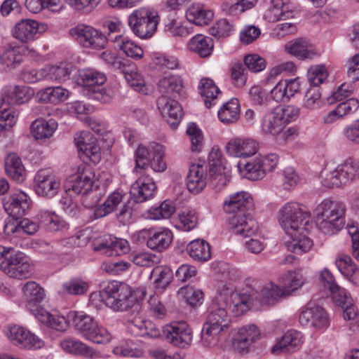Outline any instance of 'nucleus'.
<instances>
[{
  "label": "nucleus",
  "mask_w": 359,
  "mask_h": 359,
  "mask_svg": "<svg viewBox=\"0 0 359 359\" xmlns=\"http://www.w3.org/2000/svg\"><path fill=\"white\" fill-rule=\"evenodd\" d=\"M248 303L246 296L223 287L217 292L208 308L205 324L222 331L230 321L229 311L240 316L248 310Z\"/></svg>",
  "instance_id": "obj_1"
},
{
  "label": "nucleus",
  "mask_w": 359,
  "mask_h": 359,
  "mask_svg": "<svg viewBox=\"0 0 359 359\" xmlns=\"http://www.w3.org/2000/svg\"><path fill=\"white\" fill-rule=\"evenodd\" d=\"M100 295L105 305L114 311H129L138 313L141 310L140 302L133 296L130 287L118 281L103 283Z\"/></svg>",
  "instance_id": "obj_2"
},
{
  "label": "nucleus",
  "mask_w": 359,
  "mask_h": 359,
  "mask_svg": "<svg viewBox=\"0 0 359 359\" xmlns=\"http://www.w3.org/2000/svg\"><path fill=\"white\" fill-rule=\"evenodd\" d=\"M316 225L325 234H333L345 225L346 206L340 201L325 198L314 210Z\"/></svg>",
  "instance_id": "obj_3"
},
{
  "label": "nucleus",
  "mask_w": 359,
  "mask_h": 359,
  "mask_svg": "<svg viewBox=\"0 0 359 359\" xmlns=\"http://www.w3.org/2000/svg\"><path fill=\"white\" fill-rule=\"evenodd\" d=\"M0 269L11 278L26 279L32 274V265L25 253L3 246L0 248Z\"/></svg>",
  "instance_id": "obj_4"
},
{
  "label": "nucleus",
  "mask_w": 359,
  "mask_h": 359,
  "mask_svg": "<svg viewBox=\"0 0 359 359\" xmlns=\"http://www.w3.org/2000/svg\"><path fill=\"white\" fill-rule=\"evenodd\" d=\"M320 281L333 294L337 304L344 309L343 316L346 320H352L359 327V309L351 304V299L345 289L335 282L332 273L324 269L320 275Z\"/></svg>",
  "instance_id": "obj_5"
},
{
  "label": "nucleus",
  "mask_w": 359,
  "mask_h": 359,
  "mask_svg": "<svg viewBox=\"0 0 359 359\" xmlns=\"http://www.w3.org/2000/svg\"><path fill=\"white\" fill-rule=\"evenodd\" d=\"M165 151L163 147L155 142H150L148 147L139 144L135 152V172H139L151 167L155 172H161L165 170L166 164L163 160Z\"/></svg>",
  "instance_id": "obj_6"
},
{
  "label": "nucleus",
  "mask_w": 359,
  "mask_h": 359,
  "mask_svg": "<svg viewBox=\"0 0 359 359\" xmlns=\"http://www.w3.org/2000/svg\"><path fill=\"white\" fill-rule=\"evenodd\" d=\"M160 16L157 11L141 8L135 10L128 17L132 32L140 39L151 37L157 30Z\"/></svg>",
  "instance_id": "obj_7"
},
{
  "label": "nucleus",
  "mask_w": 359,
  "mask_h": 359,
  "mask_svg": "<svg viewBox=\"0 0 359 359\" xmlns=\"http://www.w3.org/2000/svg\"><path fill=\"white\" fill-rule=\"evenodd\" d=\"M309 218L310 212L298 203H287L279 210V223L287 235L294 236L295 230H303Z\"/></svg>",
  "instance_id": "obj_8"
},
{
  "label": "nucleus",
  "mask_w": 359,
  "mask_h": 359,
  "mask_svg": "<svg viewBox=\"0 0 359 359\" xmlns=\"http://www.w3.org/2000/svg\"><path fill=\"white\" fill-rule=\"evenodd\" d=\"M106 80V76L103 73L95 69L87 68L79 71L77 83L92 91L97 100L108 102L110 101L111 96L102 87Z\"/></svg>",
  "instance_id": "obj_9"
},
{
  "label": "nucleus",
  "mask_w": 359,
  "mask_h": 359,
  "mask_svg": "<svg viewBox=\"0 0 359 359\" xmlns=\"http://www.w3.org/2000/svg\"><path fill=\"white\" fill-rule=\"evenodd\" d=\"M356 177H359V162L349 158L335 170L325 174L323 184L328 188L339 187Z\"/></svg>",
  "instance_id": "obj_10"
},
{
  "label": "nucleus",
  "mask_w": 359,
  "mask_h": 359,
  "mask_svg": "<svg viewBox=\"0 0 359 359\" xmlns=\"http://www.w3.org/2000/svg\"><path fill=\"white\" fill-rule=\"evenodd\" d=\"M72 36L85 48H104L107 43L106 36L97 29L84 25H79L70 29Z\"/></svg>",
  "instance_id": "obj_11"
},
{
  "label": "nucleus",
  "mask_w": 359,
  "mask_h": 359,
  "mask_svg": "<svg viewBox=\"0 0 359 359\" xmlns=\"http://www.w3.org/2000/svg\"><path fill=\"white\" fill-rule=\"evenodd\" d=\"M163 333L168 343L183 348L191 344L193 338L192 330L184 321L166 325Z\"/></svg>",
  "instance_id": "obj_12"
},
{
  "label": "nucleus",
  "mask_w": 359,
  "mask_h": 359,
  "mask_svg": "<svg viewBox=\"0 0 359 359\" xmlns=\"http://www.w3.org/2000/svg\"><path fill=\"white\" fill-rule=\"evenodd\" d=\"M5 333L9 340L20 348H40L43 342L27 329L19 325L8 326Z\"/></svg>",
  "instance_id": "obj_13"
},
{
  "label": "nucleus",
  "mask_w": 359,
  "mask_h": 359,
  "mask_svg": "<svg viewBox=\"0 0 359 359\" xmlns=\"http://www.w3.org/2000/svg\"><path fill=\"white\" fill-rule=\"evenodd\" d=\"M242 295L248 297V309L254 302L262 305H271L274 304L278 298L284 296L282 288L272 283L266 286L259 285L257 288L252 289L248 294Z\"/></svg>",
  "instance_id": "obj_14"
},
{
  "label": "nucleus",
  "mask_w": 359,
  "mask_h": 359,
  "mask_svg": "<svg viewBox=\"0 0 359 359\" xmlns=\"http://www.w3.org/2000/svg\"><path fill=\"white\" fill-rule=\"evenodd\" d=\"M302 325L311 326L316 329H324L329 325V318L325 310L320 306L308 303L299 315Z\"/></svg>",
  "instance_id": "obj_15"
},
{
  "label": "nucleus",
  "mask_w": 359,
  "mask_h": 359,
  "mask_svg": "<svg viewBox=\"0 0 359 359\" xmlns=\"http://www.w3.org/2000/svg\"><path fill=\"white\" fill-rule=\"evenodd\" d=\"M94 177L95 174L89 168H83L82 172L79 168L77 173L67 180L65 185V190L67 192L83 196L93 187Z\"/></svg>",
  "instance_id": "obj_16"
},
{
  "label": "nucleus",
  "mask_w": 359,
  "mask_h": 359,
  "mask_svg": "<svg viewBox=\"0 0 359 359\" xmlns=\"http://www.w3.org/2000/svg\"><path fill=\"white\" fill-rule=\"evenodd\" d=\"M228 227L232 234L243 237L251 236L257 231L258 226L251 213H236L231 217Z\"/></svg>",
  "instance_id": "obj_17"
},
{
  "label": "nucleus",
  "mask_w": 359,
  "mask_h": 359,
  "mask_svg": "<svg viewBox=\"0 0 359 359\" xmlns=\"http://www.w3.org/2000/svg\"><path fill=\"white\" fill-rule=\"evenodd\" d=\"M29 197L22 191H17L4 200L6 212L15 219L27 214L30 208Z\"/></svg>",
  "instance_id": "obj_18"
},
{
  "label": "nucleus",
  "mask_w": 359,
  "mask_h": 359,
  "mask_svg": "<svg viewBox=\"0 0 359 359\" xmlns=\"http://www.w3.org/2000/svg\"><path fill=\"white\" fill-rule=\"evenodd\" d=\"M48 25L44 23L30 20L23 19L18 22L13 29V36L19 41L27 43L35 39L38 34L45 32Z\"/></svg>",
  "instance_id": "obj_19"
},
{
  "label": "nucleus",
  "mask_w": 359,
  "mask_h": 359,
  "mask_svg": "<svg viewBox=\"0 0 359 359\" xmlns=\"http://www.w3.org/2000/svg\"><path fill=\"white\" fill-rule=\"evenodd\" d=\"M157 191V187L149 176L140 177L130 189L131 198L136 203H143L152 198Z\"/></svg>",
  "instance_id": "obj_20"
},
{
  "label": "nucleus",
  "mask_w": 359,
  "mask_h": 359,
  "mask_svg": "<svg viewBox=\"0 0 359 359\" xmlns=\"http://www.w3.org/2000/svg\"><path fill=\"white\" fill-rule=\"evenodd\" d=\"M35 191L41 196L53 197L60 187V182L48 170H40L34 177Z\"/></svg>",
  "instance_id": "obj_21"
},
{
  "label": "nucleus",
  "mask_w": 359,
  "mask_h": 359,
  "mask_svg": "<svg viewBox=\"0 0 359 359\" xmlns=\"http://www.w3.org/2000/svg\"><path fill=\"white\" fill-rule=\"evenodd\" d=\"M158 109L163 116L167 118V122L173 128L180 123L182 117V108L175 99L160 96L157 100Z\"/></svg>",
  "instance_id": "obj_22"
},
{
  "label": "nucleus",
  "mask_w": 359,
  "mask_h": 359,
  "mask_svg": "<svg viewBox=\"0 0 359 359\" xmlns=\"http://www.w3.org/2000/svg\"><path fill=\"white\" fill-rule=\"evenodd\" d=\"M300 89L299 78L280 81L271 90V98L277 102H285Z\"/></svg>",
  "instance_id": "obj_23"
},
{
  "label": "nucleus",
  "mask_w": 359,
  "mask_h": 359,
  "mask_svg": "<svg viewBox=\"0 0 359 359\" xmlns=\"http://www.w3.org/2000/svg\"><path fill=\"white\" fill-rule=\"evenodd\" d=\"M34 95V90L26 86H5L2 100L8 104H22L27 102Z\"/></svg>",
  "instance_id": "obj_24"
},
{
  "label": "nucleus",
  "mask_w": 359,
  "mask_h": 359,
  "mask_svg": "<svg viewBox=\"0 0 359 359\" xmlns=\"http://www.w3.org/2000/svg\"><path fill=\"white\" fill-rule=\"evenodd\" d=\"M226 212L232 213H250L253 207V201L248 192H238L233 194L226 199L224 204Z\"/></svg>",
  "instance_id": "obj_25"
},
{
  "label": "nucleus",
  "mask_w": 359,
  "mask_h": 359,
  "mask_svg": "<svg viewBox=\"0 0 359 359\" xmlns=\"http://www.w3.org/2000/svg\"><path fill=\"white\" fill-rule=\"evenodd\" d=\"M280 107H277L266 112L261 121V127L265 133L276 135L280 134L286 126V121L283 120Z\"/></svg>",
  "instance_id": "obj_26"
},
{
  "label": "nucleus",
  "mask_w": 359,
  "mask_h": 359,
  "mask_svg": "<svg viewBox=\"0 0 359 359\" xmlns=\"http://www.w3.org/2000/svg\"><path fill=\"white\" fill-rule=\"evenodd\" d=\"M226 148L232 156L246 158L256 154L257 143L251 139H235L231 140Z\"/></svg>",
  "instance_id": "obj_27"
},
{
  "label": "nucleus",
  "mask_w": 359,
  "mask_h": 359,
  "mask_svg": "<svg viewBox=\"0 0 359 359\" xmlns=\"http://www.w3.org/2000/svg\"><path fill=\"white\" fill-rule=\"evenodd\" d=\"M304 341V336L302 332L290 330H288L272 348V353L279 354L282 352H292L296 347L302 345Z\"/></svg>",
  "instance_id": "obj_28"
},
{
  "label": "nucleus",
  "mask_w": 359,
  "mask_h": 359,
  "mask_svg": "<svg viewBox=\"0 0 359 359\" xmlns=\"http://www.w3.org/2000/svg\"><path fill=\"white\" fill-rule=\"evenodd\" d=\"M187 20L197 26L208 25L214 18L213 12L201 4H194L186 11Z\"/></svg>",
  "instance_id": "obj_29"
},
{
  "label": "nucleus",
  "mask_w": 359,
  "mask_h": 359,
  "mask_svg": "<svg viewBox=\"0 0 359 359\" xmlns=\"http://www.w3.org/2000/svg\"><path fill=\"white\" fill-rule=\"evenodd\" d=\"M205 173L203 167L199 164L190 166L187 177V187L190 192L198 194L205 187L207 181Z\"/></svg>",
  "instance_id": "obj_30"
},
{
  "label": "nucleus",
  "mask_w": 359,
  "mask_h": 359,
  "mask_svg": "<svg viewBox=\"0 0 359 359\" xmlns=\"http://www.w3.org/2000/svg\"><path fill=\"white\" fill-rule=\"evenodd\" d=\"M173 235L167 228H159L151 232L147 241L149 248L162 252L168 248L172 243Z\"/></svg>",
  "instance_id": "obj_31"
},
{
  "label": "nucleus",
  "mask_w": 359,
  "mask_h": 359,
  "mask_svg": "<svg viewBox=\"0 0 359 359\" xmlns=\"http://www.w3.org/2000/svg\"><path fill=\"white\" fill-rule=\"evenodd\" d=\"M158 89L161 96L176 98L181 96L183 91L182 79L180 76L172 75L165 76L159 80Z\"/></svg>",
  "instance_id": "obj_32"
},
{
  "label": "nucleus",
  "mask_w": 359,
  "mask_h": 359,
  "mask_svg": "<svg viewBox=\"0 0 359 359\" xmlns=\"http://www.w3.org/2000/svg\"><path fill=\"white\" fill-rule=\"evenodd\" d=\"M38 229V223L27 218L23 219L20 222L13 221V219L9 220L6 222L4 228L5 233L8 235L16 234L17 236H22L23 233L32 235Z\"/></svg>",
  "instance_id": "obj_33"
},
{
  "label": "nucleus",
  "mask_w": 359,
  "mask_h": 359,
  "mask_svg": "<svg viewBox=\"0 0 359 359\" xmlns=\"http://www.w3.org/2000/svg\"><path fill=\"white\" fill-rule=\"evenodd\" d=\"M60 346L65 351L74 355H81L92 359L100 358V353L86 346L83 342L72 338H67L61 341Z\"/></svg>",
  "instance_id": "obj_34"
},
{
  "label": "nucleus",
  "mask_w": 359,
  "mask_h": 359,
  "mask_svg": "<svg viewBox=\"0 0 359 359\" xmlns=\"http://www.w3.org/2000/svg\"><path fill=\"white\" fill-rule=\"evenodd\" d=\"M198 90L207 108L210 109L217 104V96L221 92L213 80L208 78L202 79L198 85Z\"/></svg>",
  "instance_id": "obj_35"
},
{
  "label": "nucleus",
  "mask_w": 359,
  "mask_h": 359,
  "mask_svg": "<svg viewBox=\"0 0 359 359\" xmlns=\"http://www.w3.org/2000/svg\"><path fill=\"white\" fill-rule=\"evenodd\" d=\"M188 47L190 51L198 54L201 57H206L211 54L214 43L210 37L197 34L189 41Z\"/></svg>",
  "instance_id": "obj_36"
},
{
  "label": "nucleus",
  "mask_w": 359,
  "mask_h": 359,
  "mask_svg": "<svg viewBox=\"0 0 359 359\" xmlns=\"http://www.w3.org/2000/svg\"><path fill=\"white\" fill-rule=\"evenodd\" d=\"M69 93L67 89L57 86L41 89L36 95L41 102L57 104L65 101L69 97Z\"/></svg>",
  "instance_id": "obj_37"
},
{
  "label": "nucleus",
  "mask_w": 359,
  "mask_h": 359,
  "mask_svg": "<svg viewBox=\"0 0 359 359\" xmlns=\"http://www.w3.org/2000/svg\"><path fill=\"white\" fill-rule=\"evenodd\" d=\"M285 48L288 53L301 60L309 58L313 54L311 44L304 38L297 39L287 42L285 46Z\"/></svg>",
  "instance_id": "obj_38"
},
{
  "label": "nucleus",
  "mask_w": 359,
  "mask_h": 359,
  "mask_svg": "<svg viewBox=\"0 0 359 359\" xmlns=\"http://www.w3.org/2000/svg\"><path fill=\"white\" fill-rule=\"evenodd\" d=\"M69 318L72 319L76 330L84 337L95 327L97 323L93 317L82 311H71Z\"/></svg>",
  "instance_id": "obj_39"
},
{
  "label": "nucleus",
  "mask_w": 359,
  "mask_h": 359,
  "mask_svg": "<svg viewBox=\"0 0 359 359\" xmlns=\"http://www.w3.org/2000/svg\"><path fill=\"white\" fill-rule=\"evenodd\" d=\"M336 266L339 271L354 285H359V269L353 263L348 255H343L337 259Z\"/></svg>",
  "instance_id": "obj_40"
},
{
  "label": "nucleus",
  "mask_w": 359,
  "mask_h": 359,
  "mask_svg": "<svg viewBox=\"0 0 359 359\" xmlns=\"http://www.w3.org/2000/svg\"><path fill=\"white\" fill-rule=\"evenodd\" d=\"M57 128V123L53 119H36L31 125V133L36 139H46L53 135Z\"/></svg>",
  "instance_id": "obj_41"
},
{
  "label": "nucleus",
  "mask_w": 359,
  "mask_h": 359,
  "mask_svg": "<svg viewBox=\"0 0 359 359\" xmlns=\"http://www.w3.org/2000/svg\"><path fill=\"white\" fill-rule=\"evenodd\" d=\"M187 251L191 257L198 262L208 261L211 257L209 243L202 239H196L190 242L187 247Z\"/></svg>",
  "instance_id": "obj_42"
},
{
  "label": "nucleus",
  "mask_w": 359,
  "mask_h": 359,
  "mask_svg": "<svg viewBox=\"0 0 359 359\" xmlns=\"http://www.w3.org/2000/svg\"><path fill=\"white\" fill-rule=\"evenodd\" d=\"M23 292L27 299V309L39 305L45 297L44 290L34 281L26 283Z\"/></svg>",
  "instance_id": "obj_43"
},
{
  "label": "nucleus",
  "mask_w": 359,
  "mask_h": 359,
  "mask_svg": "<svg viewBox=\"0 0 359 359\" xmlns=\"http://www.w3.org/2000/svg\"><path fill=\"white\" fill-rule=\"evenodd\" d=\"M219 120L224 123H233L237 121L240 116V104L237 99H231L224 103L218 111Z\"/></svg>",
  "instance_id": "obj_44"
},
{
  "label": "nucleus",
  "mask_w": 359,
  "mask_h": 359,
  "mask_svg": "<svg viewBox=\"0 0 359 359\" xmlns=\"http://www.w3.org/2000/svg\"><path fill=\"white\" fill-rule=\"evenodd\" d=\"M301 231L295 230L294 236L288 235L292 240L287 242V248L298 255L308 252L313 245V241L309 237L303 236Z\"/></svg>",
  "instance_id": "obj_45"
},
{
  "label": "nucleus",
  "mask_w": 359,
  "mask_h": 359,
  "mask_svg": "<svg viewBox=\"0 0 359 359\" xmlns=\"http://www.w3.org/2000/svg\"><path fill=\"white\" fill-rule=\"evenodd\" d=\"M5 169L8 175L18 182L24 180L25 168L20 158L15 154L8 155L5 160Z\"/></svg>",
  "instance_id": "obj_46"
},
{
  "label": "nucleus",
  "mask_w": 359,
  "mask_h": 359,
  "mask_svg": "<svg viewBox=\"0 0 359 359\" xmlns=\"http://www.w3.org/2000/svg\"><path fill=\"white\" fill-rule=\"evenodd\" d=\"M163 30L172 36L185 37L192 33V28L182 25L177 22L175 15H170L163 20Z\"/></svg>",
  "instance_id": "obj_47"
},
{
  "label": "nucleus",
  "mask_w": 359,
  "mask_h": 359,
  "mask_svg": "<svg viewBox=\"0 0 359 359\" xmlns=\"http://www.w3.org/2000/svg\"><path fill=\"white\" fill-rule=\"evenodd\" d=\"M97 250H108L110 255L119 256L129 251L128 242L123 238L109 237L108 240L100 243Z\"/></svg>",
  "instance_id": "obj_48"
},
{
  "label": "nucleus",
  "mask_w": 359,
  "mask_h": 359,
  "mask_svg": "<svg viewBox=\"0 0 359 359\" xmlns=\"http://www.w3.org/2000/svg\"><path fill=\"white\" fill-rule=\"evenodd\" d=\"M124 74L128 83L134 88L135 90L146 93L145 82L142 76L135 71V65L128 62V65L121 71Z\"/></svg>",
  "instance_id": "obj_49"
},
{
  "label": "nucleus",
  "mask_w": 359,
  "mask_h": 359,
  "mask_svg": "<svg viewBox=\"0 0 359 359\" xmlns=\"http://www.w3.org/2000/svg\"><path fill=\"white\" fill-rule=\"evenodd\" d=\"M231 173L228 168L218 170H209V187L218 192L222 191L230 180Z\"/></svg>",
  "instance_id": "obj_50"
},
{
  "label": "nucleus",
  "mask_w": 359,
  "mask_h": 359,
  "mask_svg": "<svg viewBox=\"0 0 359 359\" xmlns=\"http://www.w3.org/2000/svg\"><path fill=\"white\" fill-rule=\"evenodd\" d=\"M237 167L239 171L249 180H259L264 177V170H262L257 158L248 162L240 161L237 164Z\"/></svg>",
  "instance_id": "obj_51"
},
{
  "label": "nucleus",
  "mask_w": 359,
  "mask_h": 359,
  "mask_svg": "<svg viewBox=\"0 0 359 359\" xmlns=\"http://www.w3.org/2000/svg\"><path fill=\"white\" fill-rule=\"evenodd\" d=\"M173 273L171 269L167 266H158L155 267L151 274V278L154 280V284L158 288H165L172 281Z\"/></svg>",
  "instance_id": "obj_52"
},
{
  "label": "nucleus",
  "mask_w": 359,
  "mask_h": 359,
  "mask_svg": "<svg viewBox=\"0 0 359 359\" xmlns=\"http://www.w3.org/2000/svg\"><path fill=\"white\" fill-rule=\"evenodd\" d=\"M118 37L119 40L117 41L116 48L123 50L128 57L136 60L142 57L144 51L140 46L137 45L127 37H123L122 35H118Z\"/></svg>",
  "instance_id": "obj_53"
},
{
  "label": "nucleus",
  "mask_w": 359,
  "mask_h": 359,
  "mask_svg": "<svg viewBox=\"0 0 359 359\" xmlns=\"http://www.w3.org/2000/svg\"><path fill=\"white\" fill-rule=\"evenodd\" d=\"M122 195L119 192H114L109 195L104 203L97 207L94 211L95 219L104 217L115 210L121 202Z\"/></svg>",
  "instance_id": "obj_54"
},
{
  "label": "nucleus",
  "mask_w": 359,
  "mask_h": 359,
  "mask_svg": "<svg viewBox=\"0 0 359 359\" xmlns=\"http://www.w3.org/2000/svg\"><path fill=\"white\" fill-rule=\"evenodd\" d=\"M44 79L63 82L69 79L72 69L68 65H62L51 66L44 69Z\"/></svg>",
  "instance_id": "obj_55"
},
{
  "label": "nucleus",
  "mask_w": 359,
  "mask_h": 359,
  "mask_svg": "<svg viewBox=\"0 0 359 359\" xmlns=\"http://www.w3.org/2000/svg\"><path fill=\"white\" fill-rule=\"evenodd\" d=\"M1 63L7 67L15 68L22 61L20 47L6 48L0 57Z\"/></svg>",
  "instance_id": "obj_56"
},
{
  "label": "nucleus",
  "mask_w": 359,
  "mask_h": 359,
  "mask_svg": "<svg viewBox=\"0 0 359 359\" xmlns=\"http://www.w3.org/2000/svg\"><path fill=\"white\" fill-rule=\"evenodd\" d=\"M104 194V187H100L97 182L94 181V184L92 189L83 196V203L88 208L95 207L97 205Z\"/></svg>",
  "instance_id": "obj_57"
},
{
  "label": "nucleus",
  "mask_w": 359,
  "mask_h": 359,
  "mask_svg": "<svg viewBox=\"0 0 359 359\" xmlns=\"http://www.w3.org/2000/svg\"><path fill=\"white\" fill-rule=\"evenodd\" d=\"M175 212L174 203L165 200L158 207L151 208L149 210V217L152 219L169 218Z\"/></svg>",
  "instance_id": "obj_58"
},
{
  "label": "nucleus",
  "mask_w": 359,
  "mask_h": 359,
  "mask_svg": "<svg viewBox=\"0 0 359 359\" xmlns=\"http://www.w3.org/2000/svg\"><path fill=\"white\" fill-rule=\"evenodd\" d=\"M304 283L302 276L294 272H290L283 278L282 291L284 295H289L292 292L301 287Z\"/></svg>",
  "instance_id": "obj_59"
},
{
  "label": "nucleus",
  "mask_w": 359,
  "mask_h": 359,
  "mask_svg": "<svg viewBox=\"0 0 359 359\" xmlns=\"http://www.w3.org/2000/svg\"><path fill=\"white\" fill-rule=\"evenodd\" d=\"M328 74L325 65H316L309 68L307 74L308 80L311 87H316L324 82Z\"/></svg>",
  "instance_id": "obj_60"
},
{
  "label": "nucleus",
  "mask_w": 359,
  "mask_h": 359,
  "mask_svg": "<svg viewBox=\"0 0 359 359\" xmlns=\"http://www.w3.org/2000/svg\"><path fill=\"white\" fill-rule=\"evenodd\" d=\"M18 112L14 109L5 108L0 111V132L9 130L15 123Z\"/></svg>",
  "instance_id": "obj_61"
},
{
  "label": "nucleus",
  "mask_w": 359,
  "mask_h": 359,
  "mask_svg": "<svg viewBox=\"0 0 359 359\" xmlns=\"http://www.w3.org/2000/svg\"><path fill=\"white\" fill-rule=\"evenodd\" d=\"M85 338L93 343L106 344L111 340V335L107 329L99 325L98 323H96L95 327H93L91 331L87 334V336Z\"/></svg>",
  "instance_id": "obj_62"
},
{
  "label": "nucleus",
  "mask_w": 359,
  "mask_h": 359,
  "mask_svg": "<svg viewBox=\"0 0 359 359\" xmlns=\"http://www.w3.org/2000/svg\"><path fill=\"white\" fill-rule=\"evenodd\" d=\"M180 224L178 226L185 231L194 229L198 223V216L194 210L183 211L179 214Z\"/></svg>",
  "instance_id": "obj_63"
},
{
  "label": "nucleus",
  "mask_w": 359,
  "mask_h": 359,
  "mask_svg": "<svg viewBox=\"0 0 359 359\" xmlns=\"http://www.w3.org/2000/svg\"><path fill=\"white\" fill-rule=\"evenodd\" d=\"M187 133L190 137L192 151H200L202 147L203 134L194 123H190L187 128Z\"/></svg>",
  "instance_id": "obj_64"
}]
</instances>
